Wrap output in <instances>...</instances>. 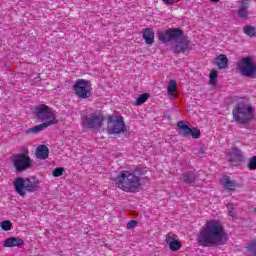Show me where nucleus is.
<instances>
[{"label": "nucleus", "instance_id": "25", "mask_svg": "<svg viewBox=\"0 0 256 256\" xmlns=\"http://www.w3.org/2000/svg\"><path fill=\"white\" fill-rule=\"evenodd\" d=\"M176 239H179V236L173 232H169L166 234L164 241L166 245L170 246L172 243H174V241H176Z\"/></svg>", "mask_w": 256, "mask_h": 256}, {"label": "nucleus", "instance_id": "7", "mask_svg": "<svg viewBox=\"0 0 256 256\" xmlns=\"http://www.w3.org/2000/svg\"><path fill=\"white\" fill-rule=\"evenodd\" d=\"M73 93L78 99H89L93 95V84L87 79H78L73 85Z\"/></svg>", "mask_w": 256, "mask_h": 256}, {"label": "nucleus", "instance_id": "8", "mask_svg": "<svg viewBox=\"0 0 256 256\" xmlns=\"http://www.w3.org/2000/svg\"><path fill=\"white\" fill-rule=\"evenodd\" d=\"M12 165L18 173H23L27 169H31L33 161L27 153H20L15 155L12 159Z\"/></svg>", "mask_w": 256, "mask_h": 256}, {"label": "nucleus", "instance_id": "2", "mask_svg": "<svg viewBox=\"0 0 256 256\" xmlns=\"http://www.w3.org/2000/svg\"><path fill=\"white\" fill-rule=\"evenodd\" d=\"M145 173L147 170L141 167H135L134 172L122 170L114 179L115 185L124 193H137L141 189V175Z\"/></svg>", "mask_w": 256, "mask_h": 256}, {"label": "nucleus", "instance_id": "32", "mask_svg": "<svg viewBox=\"0 0 256 256\" xmlns=\"http://www.w3.org/2000/svg\"><path fill=\"white\" fill-rule=\"evenodd\" d=\"M190 135L193 137V139H199V137H201V130L197 128H191Z\"/></svg>", "mask_w": 256, "mask_h": 256}, {"label": "nucleus", "instance_id": "36", "mask_svg": "<svg viewBox=\"0 0 256 256\" xmlns=\"http://www.w3.org/2000/svg\"><path fill=\"white\" fill-rule=\"evenodd\" d=\"M164 3H166V5H173L175 3V1L173 0H163Z\"/></svg>", "mask_w": 256, "mask_h": 256}, {"label": "nucleus", "instance_id": "19", "mask_svg": "<svg viewBox=\"0 0 256 256\" xmlns=\"http://www.w3.org/2000/svg\"><path fill=\"white\" fill-rule=\"evenodd\" d=\"M47 127H51V122H43L40 125L27 129L26 135H36L37 133H41V131H45Z\"/></svg>", "mask_w": 256, "mask_h": 256}, {"label": "nucleus", "instance_id": "3", "mask_svg": "<svg viewBox=\"0 0 256 256\" xmlns=\"http://www.w3.org/2000/svg\"><path fill=\"white\" fill-rule=\"evenodd\" d=\"M40 181L38 177L31 176L30 178L17 177L14 180V191L20 197H25L27 193H35L39 191Z\"/></svg>", "mask_w": 256, "mask_h": 256}, {"label": "nucleus", "instance_id": "27", "mask_svg": "<svg viewBox=\"0 0 256 256\" xmlns=\"http://www.w3.org/2000/svg\"><path fill=\"white\" fill-rule=\"evenodd\" d=\"M149 99V95L147 93L141 94L139 98H137L134 102L135 106L143 105Z\"/></svg>", "mask_w": 256, "mask_h": 256}, {"label": "nucleus", "instance_id": "5", "mask_svg": "<svg viewBox=\"0 0 256 256\" xmlns=\"http://www.w3.org/2000/svg\"><path fill=\"white\" fill-rule=\"evenodd\" d=\"M34 115L40 123H51L50 127L51 125H57V123H59L53 109L49 108V106L45 104L36 106Z\"/></svg>", "mask_w": 256, "mask_h": 256}, {"label": "nucleus", "instance_id": "11", "mask_svg": "<svg viewBox=\"0 0 256 256\" xmlns=\"http://www.w3.org/2000/svg\"><path fill=\"white\" fill-rule=\"evenodd\" d=\"M179 37H183V30L179 28H169L168 30L158 34V39L162 43H169V41L179 39Z\"/></svg>", "mask_w": 256, "mask_h": 256}, {"label": "nucleus", "instance_id": "10", "mask_svg": "<svg viewBox=\"0 0 256 256\" xmlns=\"http://www.w3.org/2000/svg\"><path fill=\"white\" fill-rule=\"evenodd\" d=\"M236 67L242 77H253L256 71V65L253 64L251 57L242 58L236 63Z\"/></svg>", "mask_w": 256, "mask_h": 256}, {"label": "nucleus", "instance_id": "37", "mask_svg": "<svg viewBox=\"0 0 256 256\" xmlns=\"http://www.w3.org/2000/svg\"><path fill=\"white\" fill-rule=\"evenodd\" d=\"M211 1V3H219V1H221V0H210Z\"/></svg>", "mask_w": 256, "mask_h": 256}, {"label": "nucleus", "instance_id": "23", "mask_svg": "<svg viewBox=\"0 0 256 256\" xmlns=\"http://www.w3.org/2000/svg\"><path fill=\"white\" fill-rule=\"evenodd\" d=\"M177 89V81L170 80L167 87V93L169 97H177V94L175 93Z\"/></svg>", "mask_w": 256, "mask_h": 256}, {"label": "nucleus", "instance_id": "6", "mask_svg": "<svg viewBox=\"0 0 256 256\" xmlns=\"http://www.w3.org/2000/svg\"><path fill=\"white\" fill-rule=\"evenodd\" d=\"M81 126L83 129H99L105 121V115L101 110H96L90 115L81 116Z\"/></svg>", "mask_w": 256, "mask_h": 256}, {"label": "nucleus", "instance_id": "20", "mask_svg": "<svg viewBox=\"0 0 256 256\" xmlns=\"http://www.w3.org/2000/svg\"><path fill=\"white\" fill-rule=\"evenodd\" d=\"M214 65L218 67V69H227L229 65V58L225 54H220L214 61Z\"/></svg>", "mask_w": 256, "mask_h": 256}, {"label": "nucleus", "instance_id": "30", "mask_svg": "<svg viewBox=\"0 0 256 256\" xmlns=\"http://www.w3.org/2000/svg\"><path fill=\"white\" fill-rule=\"evenodd\" d=\"M217 70H212L209 74L210 85H217V77H218Z\"/></svg>", "mask_w": 256, "mask_h": 256}, {"label": "nucleus", "instance_id": "26", "mask_svg": "<svg viewBox=\"0 0 256 256\" xmlns=\"http://www.w3.org/2000/svg\"><path fill=\"white\" fill-rule=\"evenodd\" d=\"M2 231H11L13 229V223L9 220H4L0 223Z\"/></svg>", "mask_w": 256, "mask_h": 256}, {"label": "nucleus", "instance_id": "28", "mask_svg": "<svg viewBox=\"0 0 256 256\" xmlns=\"http://www.w3.org/2000/svg\"><path fill=\"white\" fill-rule=\"evenodd\" d=\"M170 251H179L181 249V242L179 238L174 240L170 245H168Z\"/></svg>", "mask_w": 256, "mask_h": 256}, {"label": "nucleus", "instance_id": "9", "mask_svg": "<svg viewBox=\"0 0 256 256\" xmlns=\"http://www.w3.org/2000/svg\"><path fill=\"white\" fill-rule=\"evenodd\" d=\"M127 128L123 116H109L108 117V133L110 135H121L125 133Z\"/></svg>", "mask_w": 256, "mask_h": 256}, {"label": "nucleus", "instance_id": "38", "mask_svg": "<svg viewBox=\"0 0 256 256\" xmlns=\"http://www.w3.org/2000/svg\"><path fill=\"white\" fill-rule=\"evenodd\" d=\"M36 79H41V74L38 73Z\"/></svg>", "mask_w": 256, "mask_h": 256}, {"label": "nucleus", "instance_id": "22", "mask_svg": "<svg viewBox=\"0 0 256 256\" xmlns=\"http://www.w3.org/2000/svg\"><path fill=\"white\" fill-rule=\"evenodd\" d=\"M246 256H256V240H252L248 243L245 249Z\"/></svg>", "mask_w": 256, "mask_h": 256}, {"label": "nucleus", "instance_id": "18", "mask_svg": "<svg viewBox=\"0 0 256 256\" xmlns=\"http://www.w3.org/2000/svg\"><path fill=\"white\" fill-rule=\"evenodd\" d=\"M142 37L146 45H153L155 43V31L152 28H145L142 32Z\"/></svg>", "mask_w": 256, "mask_h": 256}, {"label": "nucleus", "instance_id": "29", "mask_svg": "<svg viewBox=\"0 0 256 256\" xmlns=\"http://www.w3.org/2000/svg\"><path fill=\"white\" fill-rule=\"evenodd\" d=\"M243 31H244L245 35H248V37H253L256 34L255 27H253V26H246L243 28Z\"/></svg>", "mask_w": 256, "mask_h": 256}, {"label": "nucleus", "instance_id": "1", "mask_svg": "<svg viewBox=\"0 0 256 256\" xmlns=\"http://www.w3.org/2000/svg\"><path fill=\"white\" fill-rule=\"evenodd\" d=\"M225 226L221 221L216 219L207 220L200 229L198 234V243L201 247H215L217 245H225Z\"/></svg>", "mask_w": 256, "mask_h": 256}, {"label": "nucleus", "instance_id": "34", "mask_svg": "<svg viewBox=\"0 0 256 256\" xmlns=\"http://www.w3.org/2000/svg\"><path fill=\"white\" fill-rule=\"evenodd\" d=\"M227 209H228V215L230 217H235V206H233V203H228Z\"/></svg>", "mask_w": 256, "mask_h": 256}, {"label": "nucleus", "instance_id": "31", "mask_svg": "<svg viewBox=\"0 0 256 256\" xmlns=\"http://www.w3.org/2000/svg\"><path fill=\"white\" fill-rule=\"evenodd\" d=\"M65 172V168L63 167H58L55 168L52 172V176L53 177H61V175H63V173Z\"/></svg>", "mask_w": 256, "mask_h": 256}, {"label": "nucleus", "instance_id": "33", "mask_svg": "<svg viewBox=\"0 0 256 256\" xmlns=\"http://www.w3.org/2000/svg\"><path fill=\"white\" fill-rule=\"evenodd\" d=\"M248 168L251 170V171H255L256 169V156H253L249 163H248Z\"/></svg>", "mask_w": 256, "mask_h": 256}, {"label": "nucleus", "instance_id": "12", "mask_svg": "<svg viewBox=\"0 0 256 256\" xmlns=\"http://www.w3.org/2000/svg\"><path fill=\"white\" fill-rule=\"evenodd\" d=\"M172 49L177 54L187 53V51H191V41L187 37L179 38Z\"/></svg>", "mask_w": 256, "mask_h": 256}, {"label": "nucleus", "instance_id": "16", "mask_svg": "<svg viewBox=\"0 0 256 256\" xmlns=\"http://www.w3.org/2000/svg\"><path fill=\"white\" fill-rule=\"evenodd\" d=\"M36 159H40L44 161L45 159H49V148L46 145H39L34 153Z\"/></svg>", "mask_w": 256, "mask_h": 256}, {"label": "nucleus", "instance_id": "21", "mask_svg": "<svg viewBox=\"0 0 256 256\" xmlns=\"http://www.w3.org/2000/svg\"><path fill=\"white\" fill-rule=\"evenodd\" d=\"M183 182L186 183V185H191L195 183L197 176H195V172L193 171H187L182 174Z\"/></svg>", "mask_w": 256, "mask_h": 256}, {"label": "nucleus", "instance_id": "4", "mask_svg": "<svg viewBox=\"0 0 256 256\" xmlns=\"http://www.w3.org/2000/svg\"><path fill=\"white\" fill-rule=\"evenodd\" d=\"M232 117L239 125H247L255 118V109L248 104L240 102L232 109Z\"/></svg>", "mask_w": 256, "mask_h": 256}, {"label": "nucleus", "instance_id": "13", "mask_svg": "<svg viewBox=\"0 0 256 256\" xmlns=\"http://www.w3.org/2000/svg\"><path fill=\"white\" fill-rule=\"evenodd\" d=\"M22 245H25V240L19 237H10L3 242V247L6 248L22 247Z\"/></svg>", "mask_w": 256, "mask_h": 256}, {"label": "nucleus", "instance_id": "35", "mask_svg": "<svg viewBox=\"0 0 256 256\" xmlns=\"http://www.w3.org/2000/svg\"><path fill=\"white\" fill-rule=\"evenodd\" d=\"M135 225H137V221L131 220L127 223V229H133V227H135Z\"/></svg>", "mask_w": 256, "mask_h": 256}, {"label": "nucleus", "instance_id": "15", "mask_svg": "<svg viewBox=\"0 0 256 256\" xmlns=\"http://www.w3.org/2000/svg\"><path fill=\"white\" fill-rule=\"evenodd\" d=\"M176 125L179 129V135H181V137H191V128L189 127V121L182 120L177 122Z\"/></svg>", "mask_w": 256, "mask_h": 256}, {"label": "nucleus", "instance_id": "14", "mask_svg": "<svg viewBox=\"0 0 256 256\" xmlns=\"http://www.w3.org/2000/svg\"><path fill=\"white\" fill-rule=\"evenodd\" d=\"M228 160L233 164L242 163L243 154L241 153V150H239V148H232L228 153Z\"/></svg>", "mask_w": 256, "mask_h": 256}, {"label": "nucleus", "instance_id": "24", "mask_svg": "<svg viewBox=\"0 0 256 256\" xmlns=\"http://www.w3.org/2000/svg\"><path fill=\"white\" fill-rule=\"evenodd\" d=\"M223 185L227 191H235V187H237V183L234 181H231L229 176L224 177Z\"/></svg>", "mask_w": 256, "mask_h": 256}, {"label": "nucleus", "instance_id": "17", "mask_svg": "<svg viewBox=\"0 0 256 256\" xmlns=\"http://www.w3.org/2000/svg\"><path fill=\"white\" fill-rule=\"evenodd\" d=\"M241 7L238 9V16L240 19H247L249 13L247 12V9L251 7V0H242Z\"/></svg>", "mask_w": 256, "mask_h": 256}]
</instances>
